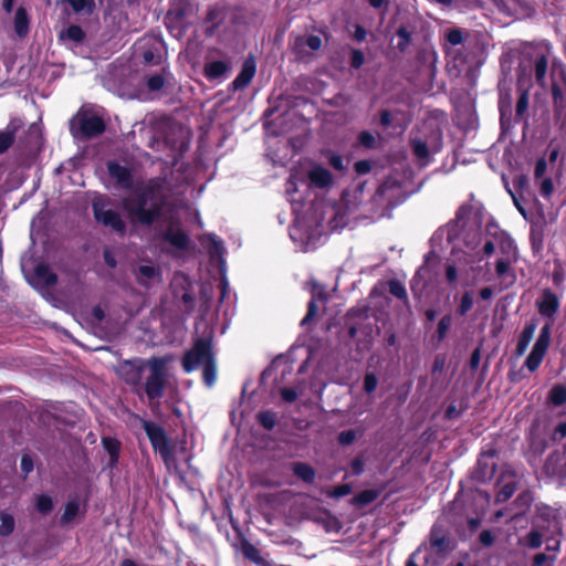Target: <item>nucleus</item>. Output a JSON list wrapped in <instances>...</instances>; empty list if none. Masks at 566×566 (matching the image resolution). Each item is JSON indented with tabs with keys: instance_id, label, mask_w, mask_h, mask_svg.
Masks as SVG:
<instances>
[{
	"instance_id": "45",
	"label": "nucleus",
	"mask_w": 566,
	"mask_h": 566,
	"mask_svg": "<svg viewBox=\"0 0 566 566\" xmlns=\"http://www.w3.org/2000/svg\"><path fill=\"white\" fill-rule=\"evenodd\" d=\"M186 14V9L178 8L176 4L168 11L166 17V24L170 32L174 31L172 23L182 21Z\"/></svg>"
},
{
	"instance_id": "52",
	"label": "nucleus",
	"mask_w": 566,
	"mask_h": 566,
	"mask_svg": "<svg viewBox=\"0 0 566 566\" xmlns=\"http://www.w3.org/2000/svg\"><path fill=\"white\" fill-rule=\"evenodd\" d=\"M349 470L350 474L354 476H359L365 471V455L364 453H360L356 455L350 462H349Z\"/></svg>"
},
{
	"instance_id": "51",
	"label": "nucleus",
	"mask_w": 566,
	"mask_h": 566,
	"mask_svg": "<svg viewBox=\"0 0 566 566\" xmlns=\"http://www.w3.org/2000/svg\"><path fill=\"white\" fill-rule=\"evenodd\" d=\"M242 553L248 559L255 564H260L262 562L259 549L249 542H244L242 544Z\"/></svg>"
},
{
	"instance_id": "2",
	"label": "nucleus",
	"mask_w": 566,
	"mask_h": 566,
	"mask_svg": "<svg viewBox=\"0 0 566 566\" xmlns=\"http://www.w3.org/2000/svg\"><path fill=\"white\" fill-rule=\"evenodd\" d=\"M535 306L539 315L547 318L549 322H546L541 328L539 335L524 361V367L527 368L530 373H535L539 368L547 354L552 340V324L559 311L560 300L552 289L545 287L536 300Z\"/></svg>"
},
{
	"instance_id": "58",
	"label": "nucleus",
	"mask_w": 566,
	"mask_h": 566,
	"mask_svg": "<svg viewBox=\"0 0 566 566\" xmlns=\"http://www.w3.org/2000/svg\"><path fill=\"white\" fill-rule=\"evenodd\" d=\"M566 438V421L559 422L551 434V441L556 443Z\"/></svg>"
},
{
	"instance_id": "64",
	"label": "nucleus",
	"mask_w": 566,
	"mask_h": 566,
	"mask_svg": "<svg viewBox=\"0 0 566 566\" xmlns=\"http://www.w3.org/2000/svg\"><path fill=\"white\" fill-rule=\"evenodd\" d=\"M354 170L358 175H366L371 171V164L367 159L358 160L354 164Z\"/></svg>"
},
{
	"instance_id": "35",
	"label": "nucleus",
	"mask_w": 566,
	"mask_h": 566,
	"mask_svg": "<svg viewBox=\"0 0 566 566\" xmlns=\"http://www.w3.org/2000/svg\"><path fill=\"white\" fill-rule=\"evenodd\" d=\"M499 112H500V122L503 126L506 122H510L512 118V101L509 93L505 95H500L499 98Z\"/></svg>"
},
{
	"instance_id": "37",
	"label": "nucleus",
	"mask_w": 566,
	"mask_h": 566,
	"mask_svg": "<svg viewBox=\"0 0 566 566\" xmlns=\"http://www.w3.org/2000/svg\"><path fill=\"white\" fill-rule=\"evenodd\" d=\"M69 3L70 7L76 13L91 14L95 8L94 0H63Z\"/></svg>"
},
{
	"instance_id": "40",
	"label": "nucleus",
	"mask_w": 566,
	"mask_h": 566,
	"mask_svg": "<svg viewBox=\"0 0 566 566\" xmlns=\"http://www.w3.org/2000/svg\"><path fill=\"white\" fill-rule=\"evenodd\" d=\"M36 277L46 286L54 285L57 281L56 275L49 266L40 264L35 268Z\"/></svg>"
},
{
	"instance_id": "8",
	"label": "nucleus",
	"mask_w": 566,
	"mask_h": 566,
	"mask_svg": "<svg viewBox=\"0 0 566 566\" xmlns=\"http://www.w3.org/2000/svg\"><path fill=\"white\" fill-rule=\"evenodd\" d=\"M260 387L273 400L283 399V356L277 355L262 373Z\"/></svg>"
},
{
	"instance_id": "54",
	"label": "nucleus",
	"mask_w": 566,
	"mask_h": 566,
	"mask_svg": "<svg viewBox=\"0 0 566 566\" xmlns=\"http://www.w3.org/2000/svg\"><path fill=\"white\" fill-rule=\"evenodd\" d=\"M146 85L150 92H158L165 85V77L163 74L150 75L146 80Z\"/></svg>"
},
{
	"instance_id": "47",
	"label": "nucleus",
	"mask_w": 566,
	"mask_h": 566,
	"mask_svg": "<svg viewBox=\"0 0 566 566\" xmlns=\"http://www.w3.org/2000/svg\"><path fill=\"white\" fill-rule=\"evenodd\" d=\"M554 125L562 134H566V106L553 108Z\"/></svg>"
},
{
	"instance_id": "49",
	"label": "nucleus",
	"mask_w": 566,
	"mask_h": 566,
	"mask_svg": "<svg viewBox=\"0 0 566 566\" xmlns=\"http://www.w3.org/2000/svg\"><path fill=\"white\" fill-rule=\"evenodd\" d=\"M80 512V503L77 501H70L65 505V510L61 517V522L66 524L71 522Z\"/></svg>"
},
{
	"instance_id": "23",
	"label": "nucleus",
	"mask_w": 566,
	"mask_h": 566,
	"mask_svg": "<svg viewBox=\"0 0 566 566\" xmlns=\"http://www.w3.org/2000/svg\"><path fill=\"white\" fill-rule=\"evenodd\" d=\"M200 242L207 248L208 253L212 259H219L220 265L223 268L226 264L223 258L226 249L222 240L213 233H208L200 238Z\"/></svg>"
},
{
	"instance_id": "1",
	"label": "nucleus",
	"mask_w": 566,
	"mask_h": 566,
	"mask_svg": "<svg viewBox=\"0 0 566 566\" xmlns=\"http://www.w3.org/2000/svg\"><path fill=\"white\" fill-rule=\"evenodd\" d=\"M109 177L117 187L134 191L133 197L124 198L122 206L133 224L151 226L164 209L165 180L153 178L142 187H136L132 170L112 160L106 164Z\"/></svg>"
},
{
	"instance_id": "62",
	"label": "nucleus",
	"mask_w": 566,
	"mask_h": 566,
	"mask_svg": "<svg viewBox=\"0 0 566 566\" xmlns=\"http://www.w3.org/2000/svg\"><path fill=\"white\" fill-rule=\"evenodd\" d=\"M539 192L544 198H549L552 196L554 192V184L552 178L547 177L542 179Z\"/></svg>"
},
{
	"instance_id": "3",
	"label": "nucleus",
	"mask_w": 566,
	"mask_h": 566,
	"mask_svg": "<svg viewBox=\"0 0 566 566\" xmlns=\"http://www.w3.org/2000/svg\"><path fill=\"white\" fill-rule=\"evenodd\" d=\"M182 367L186 373L202 367L203 381L208 387H212L217 380V366L211 340L207 338L198 339L193 347L185 354Z\"/></svg>"
},
{
	"instance_id": "14",
	"label": "nucleus",
	"mask_w": 566,
	"mask_h": 566,
	"mask_svg": "<svg viewBox=\"0 0 566 566\" xmlns=\"http://www.w3.org/2000/svg\"><path fill=\"white\" fill-rule=\"evenodd\" d=\"M497 457V451L493 448L483 451L476 462V465L472 472V479L479 483L490 482L495 473L497 465L494 459Z\"/></svg>"
},
{
	"instance_id": "33",
	"label": "nucleus",
	"mask_w": 566,
	"mask_h": 566,
	"mask_svg": "<svg viewBox=\"0 0 566 566\" xmlns=\"http://www.w3.org/2000/svg\"><path fill=\"white\" fill-rule=\"evenodd\" d=\"M548 60L544 54H541L536 57L534 63V75L536 83L544 87L545 86V77L547 73Z\"/></svg>"
},
{
	"instance_id": "13",
	"label": "nucleus",
	"mask_w": 566,
	"mask_h": 566,
	"mask_svg": "<svg viewBox=\"0 0 566 566\" xmlns=\"http://www.w3.org/2000/svg\"><path fill=\"white\" fill-rule=\"evenodd\" d=\"M542 472L549 479L566 480V442L562 450L555 449L546 457Z\"/></svg>"
},
{
	"instance_id": "21",
	"label": "nucleus",
	"mask_w": 566,
	"mask_h": 566,
	"mask_svg": "<svg viewBox=\"0 0 566 566\" xmlns=\"http://www.w3.org/2000/svg\"><path fill=\"white\" fill-rule=\"evenodd\" d=\"M256 72V61L253 55H249L241 67L240 73L232 82L234 91L244 90L253 80Z\"/></svg>"
},
{
	"instance_id": "18",
	"label": "nucleus",
	"mask_w": 566,
	"mask_h": 566,
	"mask_svg": "<svg viewBox=\"0 0 566 566\" xmlns=\"http://www.w3.org/2000/svg\"><path fill=\"white\" fill-rule=\"evenodd\" d=\"M430 548L440 556L447 555L453 549L452 541L447 531L439 525H433L429 535Z\"/></svg>"
},
{
	"instance_id": "34",
	"label": "nucleus",
	"mask_w": 566,
	"mask_h": 566,
	"mask_svg": "<svg viewBox=\"0 0 566 566\" xmlns=\"http://www.w3.org/2000/svg\"><path fill=\"white\" fill-rule=\"evenodd\" d=\"M452 323H453V316L450 313L443 315L440 318V321L438 322V325H437L436 333L433 335V338L438 343H441V342H443L446 339L447 334H448L449 329L452 326Z\"/></svg>"
},
{
	"instance_id": "26",
	"label": "nucleus",
	"mask_w": 566,
	"mask_h": 566,
	"mask_svg": "<svg viewBox=\"0 0 566 566\" xmlns=\"http://www.w3.org/2000/svg\"><path fill=\"white\" fill-rule=\"evenodd\" d=\"M517 101L515 105L514 123L526 122L528 118L530 93L527 88L517 86Z\"/></svg>"
},
{
	"instance_id": "22",
	"label": "nucleus",
	"mask_w": 566,
	"mask_h": 566,
	"mask_svg": "<svg viewBox=\"0 0 566 566\" xmlns=\"http://www.w3.org/2000/svg\"><path fill=\"white\" fill-rule=\"evenodd\" d=\"M307 178L310 180V184L318 189L328 188L333 184L332 172L321 165H314L307 171Z\"/></svg>"
},
{
	"instance_id": "61",
	"label": "nucleus",
	"mask_w": 566,
	"mask_h": 566,
	"mask_svg": "<svg viewBox=\"0 0 566 566\" xmlns=\"http://www.w3.org/2000/svg\"><path fill=\"white\" fill-rule=\"evenodd\" d=\"M365 62V55L360 50H352L350 52V66L355 70H358L361 67V65Z\"/></svg>"
},
{
	"instance_id": "9",
	"label": "nucleus",
	"mask_w": 566,
	"mask_h": 566,
	"mask_svg": "<svg viewBox=\"0 0 566 566\" xmlns=\"http://www.w3.org/2000/svg\"><path fill=\"white\" fill-rule=\"evenodd\" d=\"M92 209L95 220L109 228L112 231L123 235L126 232V223L120 213L111 207L107 199L98 197L92 202Z\"/></svg>"
},
{
	"instance_id": "63",
	"label": "nucleus",
	"mask_w": 566,
	"mask_h": 566,
	"mask_svg": "<svg viewBox=\"0 0 566 566\" xmlns=\"http://www.w3.org/2000/svg\"><path fill=\"white\" fill-rule=\"evenodd\" d=\"M368 312H369V308L367 306L352 307L348 311L347 316H348V318L366 319V318H368Z\"/></svg>"
},
{
	"instance_id": "57",
	"label": "nucleus",
	"mask_w": 566,
	"mask_h": 566,
	"mask_svg": "<svg viewBox=\"0 0 566 566\" xmlns=\"http://www.w3.org/2000/svg\"><path fill=\"white\" fill-rule=\"evenodd\" d=\"M358 142L361 146L368 149H374L376 147V138L368 130H363L361 133H359Z\"/></svg>"
},
{
	"instance_id": "30",
	"label": "nucleus",
	"mask_w": 566,
	"mask_h": 566,
	"mask_svg": "<svg viewBox=\"0 0 566 566\" xmlns=\"http://www.w3.org/2000/svg\"><path fill=\"white\" fill-rule=\"evenodd\" d=\"M382 489H367L358 492L350 501L357 507H364L375 502L381 494Z\"/></svg>"
},
{
	"instance_id": "39",
	"label": "nucleus",
	"mask_w": 566,
	"mask_h": 566,
	"mask_svg": "<svg viewBox=\"0 0 566 566\" xmlns=\"http://www.w3.org/2000/svg\"><path fill=\"white\" fill-rule=\"evenodd\" d=\"M102 444H103L104 449L109 453L111 465H115L118 460L119 442L114 438L104 437L102 439Z\"/></svg>"
},
{
	"instance_id": "19",
	"label": "nucleus",
	"mask_w": 566,
	"mask_h": 566,
	"mask_svg": "<svg viewBox=\"0 0 566 566\" xmlns=\"http://www.w3.org/2000/svg\"><path fill=\"white\" fill-rule=\"evenodd\" d=\"M232 65L230 61L226 60H213L207 61L203 66V75L205 77L212 81H223L228 74L231 72Z\"/></svg>"
},
{
	"instance_id": "4",
	"label": "nucleus",
	"mask_w": 566,
	"mask_h": 566,
	"mask_svg": "<svg viewBox=\"0 0 566 566\" xmlns=\"http://www.w3.org/2000/svg\"><path fill=\"white\" fill-rule=\"evenodd\" d=\"M263 126L265 129V161L273 168H281L283 166L281 156L283 112L279 107H269L264 112Z\"/></svg>"
},
{
	"instance_id": "12",
	"label": "nucleus",
	"mask_w": 566,
	"mask_h": 566,
	"mask_svg": "<svg viewBox=\"0 0 566 566\" xmlns=\"http://www.w3.org/2000/svg\"><path fill=\"white\" fill-rule=\"evenodd\" d=\"M143 428L156 452H159L165 462L170 460L172 452L165 430L157 423L144 421Z\"/></svg>"
},
{
	"instance_id": "46",
	"label": "nucleus",
	"mask_w": 566,
	"mask_h": 566,
	"mask_svg": "<svg viewBox=\"0 0 566 566\" xmlns=\"http://www.w3.org/2000/svg\"><path fill=\"white\" fill-rule=\"evenodd\" d=\"M410 146L413 155L419 159H428L429 157V148L426 142L421 139H411Z\"/></svg>"
},
{
	"instance_id": "55",
	"label": "nucleus",
	"mask_w": 566,
	"mask_h": 566,
	"mask_svg": "<svg viewBox=\"0 0 566 566\" xmlns=\"http://www.w3.org/2000/svg\"><path fill=\"white\" fill-rule=\"evenodd\" d=\"M326 157L328 159V164L337 171H345L346 169V166H345V163H344V158L339 155V154H336L332 150H328L326 153Z\"/></svg>"
},
{
	"instance_id": "24",
	"label": "nucleus",
	"mask_w": 566,
	"mask_h": 566,
	"mask_svg": "<svg viewBox=\"0 0 566 566\" xmlns=\"http://www.w3.org/2000/svg\"><path fill=\"white\" fill-rule=\"evenodd\" d=\"M537 325H538L537 318H532L525 324V326H524L523 331L521 332L518 339H517L516 349H515L516 356H522L526 352L530 343L532 342V339L534 337Z\"/></svg>"
},
{
	"instance_id": "59",
	"label": "nucleus",
	"mask_w": 566,
	"mask_h": 566,
	"mask_svg": "<svg viewBox=\"0 0 566 566\" xmlns=\"http://www.w3.org/2000/svg\"><path fill=\"white\" fill-rule=\"evenodd\" d=\"M378 385L377 376L374 373H367L364 377V390L367 394L375 391Z\"/></svg>"
},
{
	"instance_id": "36",
	"label": "nucleus",
	"mask_w": 566,
	"mask_h": 566,
	"mask_svg": "<svg viewBox=\"0 0 566 566\" xmlns=\"http://www.w3.org/2000/svg\"><path fill=\"white\" fill-rule=\"evenodd\" d=\"M14 30L17 35H25L29 32V15L22 7L18 8L14 15Z\"/></svg>"
},
{
	"instance_id": "20",
	"label": "nucleus",
	"mask_w": 566,
	"mask_h": 566,
	"mask_svg": "<svg viewBox=\"0 0 566 566\" xmlns=\"http://www.w3.org/2000/svg\"><path fill=\"white\" fill-rule=\"evenodd\" d=\"M264 502L262 503V514L270 525L275 524L281 518L283 512V504L280 495L271 499V494H263Z\"/></svg>"
},
{
	"instance_id": "7",
	"label": "nucleus",
	"mask_w": 566,
	"mask_h": 566,
	"mask_svg": "<svg viewBox=\"0 0 566 566\" xmlns=\"http://www.w3.org/2000/svg\"><path fill=\"white\" fill-rule=\"evenodd\" d=\"M105 130V122L97 113L80 109L71 120V133L75 138H90Z\"/></svg>"
},
{
	"instance_id": "38",
	"label": "nucleus",
	"mask_w": 566,
	"mask_h": 566,
	"mask_svg": "<svg viewBox=\"0 0 566 566\" xmlns=\"http://www.w3.org/2000/svg\"><path fill=\"white\" fill-rule=\"evenodd\" d=\"M15 526V521L12 514L7 511H0V535L9 536Z\"/></svg>"
},
{
	"instance_id": "28",
	"label": "nucleus",
	"mask_w": 566,
	"mask_h": 566,
	"mask_svg": "<svg viewBox=\"0 0 566 566\" xmlns=\"http://www.w3.org/2000/svg\"><path fill=\"white\" fill-rule=\"evenodd\" d=\"M294 475L306 484H312L316 478L315 469L305 462H294L292 464Z\"/></svg>"
},
{
	"instance_id": "6",
	"label": "nucleus",
	"mask_w": 566,
	"mask_h": 566,
	"mask_svg": "<svg viewBox=\"0 0 566 566\" xmlns=\"http://www.w3.org/2000/svg\"><path fill=\"white\" fill-rule=\"evenodd\" d=\"M158 220L167 222L169 227L163 232L161 238L177 250H185L189 244L188 234L179 227L180 220L174 209H170L166 202V192H164V209ZM157 221V219L155 220Z\"/></svg>"
},
{
	"instance_id": "5",
	"label": "nucleus",
	"mask_w": 566,
	"mask_h": 566,
	"mask_svg": "<svg viewBox=\"0 0 566 566\" xmlns=\"http://www.w3.org/2000/svg\"><path fill=\"white\" fill-rule=\"evenodd\" d=\"M169 360V357H151L147 359L149 375L146 378L144 388L149 400L160 399L164 396L166 369Z\"/></svg>"
},
{
	"instance_id": "42",
	"label": "nucleus",
	"mask_w": 566,
	"mask_h": 566,
	"mask_svg": "<svg viewBox=\"0 0 566 566\" xmlns=\"http://www.w3.org/2000/svg\"><path fill=\"white\" fill-rule=\"evenodd\" d=\"M388 291L391 295L397 297L398 300L407 303L408 294L405 285L397 279H391L388 281Z\"/></svg>"
},
{
	"instance_id": "17",
	"label": "nucleus",
	"mask_w": 566,
	"mask_h": 566,
	"mask_svg": "<svg viewBox=\"0 0 566 566\" xmlns=\"http://www.w3.org/2000/svg\"><path fill=\"white\" fill-rule=\"evenodd\" d=\"M146 367L147 360L140 358L125 360L117 367V374L125 382L129 385H139Z\"/></svg>"
},
{
	"instance_id": "10",
	"label": "nucleus",
	"mask_w": 566,
	"mask_h": 566,
	"mask_svg": "<svg viewBox=\"0 0 566 566\" xmlns=\"http://www.w3.org/2000/svg\"><path fill=\"white\" fill-rule=\"evenodd\" d=\"M450 45L449 54L459 64H469L475 62L481 53L479 38H446Z\"/></svg>"
},
{
	"instance_id": "11",
	"label": "nucleus",
	"mask_w": 566,
	"mask_h": 566,
	"mask_svg": "<svg viewBox=\"0 0 566 566\" xmlns=\"http://www.w3.org/2000/svg\"><path fill=\"white\" fill-rule=\"evenodd\" d=\"M135 46L137 50H143L144 62L149 65L161 64L167 55L163 38H142Z\"/></svg>"
},
{
	"instance_id": "56",
	"label": "nucleus",
	"mask_w": 566,
	"mask_h": 566,
	"mask_svg": "<svg viewBox=\"0 0 566 566\" xmlns=\"http://www.w3.org/2000/svg\"><path fill=\"white\" fill-rule=\"evenodd\" d=\"M36 510L42 513L46 514L53 509V502L52 499L48 495H40L36 499L35 503Z\"/></svg>"
},
{
	"instance_id": "29",
	"label": "nucleus",
	"mask_w": 566,
	"mask_h": 566,
	"mask_svg": "<svg viewBox=\"0 0 566 566\" xmlns=\"http://www.w3.org/2000/svg\"><path fill=\"white\" fill-rule=\"evenodd\" d=\"M136 279L140 284L147 285L149 282L160 279V270L153 264H142L136 270Z\"/></svg>"
},
{
	"instance_id": "60",
	"label": "nucleus",
	"mask_w": 566,
	"mask_h": 566,
	"mask_svg": "<svg viewBox=\"0 0 566 566\" xmlns=\"http://www.w3.org/2000/svg\"><path fill=\"white\" fill-rule=\"evenodd\" d=\"M350 492H352V486L347 483H344V484L333 488L328 492V496L334 497V499H340L345 495H348Z\"/></svg>"
},
{
	"instance_id": "43",
	"label": "nucleus",
	"mask_w": 566,
	"mask_h": 566,
	"mask_svg": "<svg viewBox=\"0 0 566 566\" xmlns=\"http://www.w3.org/2000/svg\"><path fill=\"white\" fill-rule=\"evenodd\" d=\"M473 304V291H465L460 298V303L457 307V314L460 316L467 315L472 310Z\"/></svg>"
},
{
	"instance_id": "31",
	"label": "nucleus",
	"mask_w": 566,
	"mask_h": 566,
	"mask_svg": "<svg viewBox=\"0 0 566 566\" xmlns=\"http://www.w3.org/2000/svg\"><path fill=\"white\" fill-rule=\"evenodd\" d=\"M547 401L555 406L560 407L566 403V385L556 384L554 385L547 395Z\"/></svg>"
},
{
	"instance_id": "32",
	"label": "nucleus",
	"mask_w": 566,
	"mask_h": 566,
	"mask_svg": "<svg viewBox=\"0 0 566 566\" xmlns=\"http://www.w3.org/2000/svg\"><path fill=\"white\" fill-rule=\"evenodd\" d=\"M517 490V482L515 480H511L507 482H504L497 490L495 494V503H505L507 502L516 492Z\"/></svg>"
},
{
	"instance_id": "44",
	"label": "nucleus",
	"mask_w": 566,
	"mask_h": 566,
	"mask_svg": "<svg viewBox=\"0 0 566 566\" xmlns=\"http://www.w3.org/2000/svg\"><path fill=\"white\" fill-rule=\"evenodd\" d=\"M359 436H363V431H357L355 429H348V430L340 431L337 434L336 440L340 447H348V446L353 444Z\"/></svg>"
},
{
	"instance_id": "53",
	"label": "nucleus",
	"mask_w": 566,
	"mask_h": 566,
	"mask_svg": "<svg viewBox=\"0 0 566 566\" xmlns=\"http://www.w3.org/2000/svg\"><path fill=\"white\" fill-rule=\"evenodd\" d=\"M543 543V535L541 532L536 530H532L526 536H525V545L532 549L539 548Z\"/></svg>"
},
{
	"instance_id": "16",
	"label": "nucleus",
	"mask_w": 566,
	"mask_h": 566,
	"mask_svg": "<svg viewBox=\"0 0 566 566\" xmlns=\"http://www.w3.org/2000/svg\"><path fill=\"white\" fill-rule=\"evenodd\" d=\"M552 107H566V69L553 67L551 72Z\"/></svg>"
},
{
	"instance_id": "48",
	"label": "nucleus",
	"mask_w": 566,
	"mask_h": 566,
	"mask_svg": "<svg viewBox=\"0 0 566 566\" xmlns=\"http://www.w3.org/2000/svg\"><path fill=\"white\" fill-rule=\"evenodd\" d=\"M289 235L294 242H304L308 237L307 230L303 228V224H301L300 221L290 227Z\"/></svg>"
},
{
	"instance_id": "15",
	"label": "nucleus",
	"mask_w": 566,
	"mask_h": 566,
	"mask_svg": "<svg viewBox=\"0 0 566 566\" xmlns=\"http://www.w3.org/2000/svg\"><path fill=\"white\" fill-rule=\"evenodd\" d=\"M528 451L534 457H541L548 448L547 430L539 419H534L526 432Z\"/></svg>"
},
{
	"instance_id": "41",
	"label": "nucleus",
	"mask_w": 566,
	"mask_h": 566,
	"mask_svg": "<svg viewBox=\"0 0 566 566\" xmlns=\"http://www.w3.org/2000/svg\"><path fill=\"white\" fill-rule=\"evenodd\" d=\"M15 128L8 125L3 130H0V154L6 153L14 142Z\"/></svg>"
},
{
	"instance_id": "50",
	"label": "nucleus",
	"mask_w": 566,
	"mask_h": 566,
	"mask_svg": "<svg viewBox=\"0 0 566 566\" xmlns=\"http://www.w3.org/2000/svg\"><path fill=\"white\" fill-rule=\"evenodd\" d=\"M258 420L264 429L271 430L274 428L277 417L274 412L266 410V411H261L258 415Z\"/></svg>"
},
{
	"instance_id": "27",
	"label": "nucleus",
	"mask_w": 566,
	"mask_h": 566,
	"mask_svg": "<svg viewBox=\"0 0 566 566\" xmlns=\"http://www.w3.org/2000/svg\"><path fill=\"white\" fill-rule=\"evenodd\" d=\"M317 300L322 301V302H326L327 301L326 292L322 290V291L313 293L312 298L307 303L306 315L301 321V326H303V327L307 326L316 317L317 312H318V306L316 304Z\"/></svg>"
},
{
	"instance_id": "25",
	"label": "nucleus",
	"mask_w": 566,
	"mask_h": 566,
	"mask_svg": "<svg viewBox=\"0 0 566 566\" xmlns=\"http://www.w3.org/2000/svg\"><path fill=\"white\" fill-rule=\"evenodd\" d=\"M533 502H534L533 492L528 489L522 491L512 503L515 511L512 514L511 518L515 520L521 516H524L527 513V511L531 509Z\"/></svg>"
}]
</instances>
